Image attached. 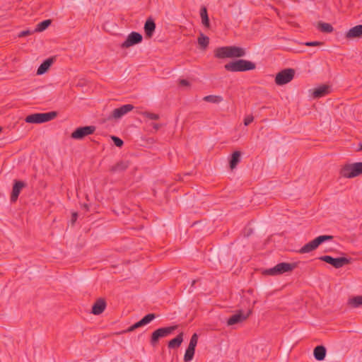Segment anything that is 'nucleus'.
Segmentation results:
<instances>
[{"label": "nucleus", "instance_id": "obj_21", "mask_svg": "<svg viewBox=\"0 0 362 362\" xmlns=\"http://www.w3.org/2000/svg\"><path fill=\"white\" fill-rule=\"evenodd\" d=\"M53 62L54 59L52 58H49L45 60L37 69V74L42 75L45 74L49 69Z\"/></svg>", "mask_w": 362, "mask_h": 362}, {"label": "nucleus", "instance_id": "obj_33", "mask_svg": "<svg viewBox=\"0 0 362 362\" xmlns=\"http://www.w3.org/2000/svg\"><path fill=\"white\" fill-rule=\"evenodd\" d=\"M197 341H198V335H197V334L194 333L190 339V341H189L188 346L195 349V347L197 344Z\"/></svg>", "mask_w": 362, "mask_h": 362}, {"label": "nucleus", "instance_id": "obj_19", "mask_svg": "<svg viewBox=\"0 0 362 362\" xmlns=\"http://www.w3.org/2000/svg\"><path fill=\"white\" fill-rule=\"evenodd\" d=\"M144 32L148 37H151L156 30V23L151 18H148L144 24Z\"/></svg>", "mask_w": 362, "mask_h": 362}, {"label": "nucleus", "instance_id": "obj_11", "mask_svg": "<svg viewBox=\"0 0 362 362\" xmlns=\"http://www.w3.org/2000/svg\"><path fill=\"white\" fill-rule=\"evenodd\" d=\"M142 35L137 32H132L121 45L122 48H129L142 42Z\"/></svg>", "mask_w": 362, "mask_h": 362}, {"label": "nucleus", "instance_id": "obj_38", "mask_svg": "<svg viewBox=\"0 0 362 362\" xmlns=\"http://www.w3.org/2000/svg\"><path fill=\"white\" fill-rule=\"evenodd\" d=\"M179 83L182 86H189V82L186 79H181L179 81Z\"/></svg>", "mask_w": 362, "mask_h": 362}, {"label": "nucleus", "instance_id": "obj_29", "mask_svg": "<svg viewBox=\"0 0 362 362\" xmlns=\"http://www.w3.org/2000/svg\"><path fill=\"white\" fill-rule=\"evenodd\" d=\"M203 100L207 103H219L223 101V98L220 95H209L204 97Z\"/></svg>", "mask_w": 362, "mask_h": 362}, {"label": "nucleus", "instance_id": "obj_17", "mask_svg": "<svg viewBox=\"0 0 362 362\" xmlns=\"http://www.w3.org/2000/svg\"><path fill=\"white\" fill-rule=\"evenodd\" d=\"M106 308V302L103 298H98L92 307V313L98 315L101 314Z\"/></svg>", "mask_w": 362, "mask_h": 362}, {"label": "nucleus", "instance_id": "obj_12", "mask_svg": "<svg viewBox=\"0 0 362 362\" xmlns=\"http://www.w3.org/2000/svg\"><path fill=\"white\" fill-rule=\"evenodd\" d=\"M251 313V310H249L246 313H244L242 310H238L237 313L234 314L228 319L227 325L231 326L242 322L245 320Z\"/></svg>", "mask_w": 362, "mask_h": 362}, {"label": "nucleus", "instance_id": "obj_23", "mask_svg": "<svg viewBox=\"0 0 362 362\" xmlns=\"http://www.w3.org/2000/svg\"><path fill=\"white\" fill-rule=\"evenodd\" d=\"M183 341V334H179L175 338L169 341L168 346L169 349L178 348Z\"/></svg>", "mask_w": 362, "mask_h": 362}, {"label": "nucleus", "instance_id": "obj_3", "mask_svg": "<svg viewBox=\"0 0 362 362\" xmlns=\"http://www.w3.org/2000/svg\"><path fill=\"white\" fill-rule=\"evenodd\" d=\"M296 267V263L281 262L272 268L264 270L262 274L268 276H277L291 272Z\"/></svg>", "mask_w": 362, "mask_h": 362}, {"label": "nucleus", "instance_id": "obj_27", "mask_svg": "<svg viewBox=\"0 0 362 362\" xmlns=\"http://www.w3.org/2000/svg\"><path fill=\"white\" fill-rule=\"evenodd\" d=\"M200 16L202 18V24L206 27L209 28L210 23H209V19L207 14V10L205 7H203L200 11Z\"/></svg>", "mask_w": 362, "mask_h": 362}, {"label": "nucleus", "instance_id": "obj_31", "mask_svg": "<svg viewBox=\"0 0 362 362\" xmlns=\"http://www.w3.org/2000/svg\"><path fill=\"white\" fill-rule=\"evenodd\" d=\"M198 43L203 49H206L209 45V38L201 33L198 37Z\"/></svg>", "mask_w": 362, "mask_h": 362}, {"label": "nucleus", "instance_id": "obj_8", "mask_svg": "<svg viewBox=\"0 0 362 362\" xmlns=\"http://www.w3.org/2000/svg\"><path fill=\"white\" fill-rule=\"evenodd\" d=\"M294 75V69H285L276 75L275 83L278 86L286 84L293 80Z\"/></svg>", "mask_w": 362, "mask_h": 362}, {"label": "nucleus", "instance_id": "obj_20", "mask_svg": "<svg viewBox=\"0 0 362 362\" xmlns=\"http://www.w3.org/2000/svg\"><path fill=\"white\" fill-rule=\"evenodd\" d=\"M129 167V162L127 160H121L112 165L110 171L112 173H121L124 171Z\"/></svg>", "mask_w": 362, "mask_h": 362}, {"label": "nucleus", "instance_id": "obj_5", "mask_svg": "<svg viewBox=\"0 0 362 362\" xmlns=\"http://www.w3.org/2000/svg\"><path fill=\"white\" fill-rule=\"evenodd\" d=\"M333 239L332 235H320L313 240L312 241L306 243L305 245H303L300 250L299 252L300 254H305L310 252L315 249L317 248V247L322 244V243L327 241V240H331Z\"/></svg>", "mask_w": 362, "mask_h": 362}, {"label": "nucleus", "instance_id": "obj_9", "mask_svg": "<svg viewBox=\"0 0 362 362\" xmlns=\"http://www.w3.org/2000/svg\"><path fill=\"white\" fill-rule=\"evenodd\" d=\"M319 259L321 261L325 262L326 263L331 264L336 269L341 268L351 262L350 259L344 257L334 258L329 255H325L320 257Z\"/></svg>", "mask_w": 362, "mask_h": 362}, {"label": "nucleus", "instance_id": "obj_6", "mask_svg": "<svg viewBox=\"0 0 362 362\" xmlns=\"http://www.w3.org/2000/svg\"><path fill=\"white\" fill-rule=\"evenodd\" d=\"M56 116L57 113L55 112H49L45 113H35L28 115L25 117V121L27 123L41 124L53 119Z\"/></svg>", "mask_w": 362, "mask_h": 362}, {"label": "nucleus", "instance_id": "obj_36", "mask_svg": "<svg viewBox=\"0 0 362 362\" xmlns=\"http://www.w3.org/2000/svg\"><path fill=\"white\" fill-rule=\"evenodd\" d=\"M32 33H33V31H31L30 30H23L21 33H19L18 36L19 37H25L27 35H31Z\"/></svg>", "mask_w": 362, "mask_h": 362}, {"label": "nucleus", "instance_id": "obj_16", "mask_svg": "<svg viewBox=\"0 0 362 362\" xmlns=\"http://www.w3.org/2000/svg\"><path fill=\"white\" fill-rule=\"evenodd\" d=\"M362 36V25H356L350 28L345 34L346 39L359 38Z\"/></svg>", "mask_w": 362, "mask_h": 362}, {"label": "nucleus", "instance_id": "obj_42", "mask_svg": "<svg viewBox=\"0 0 362 362\" xmlns=\"http://www.w3.org/2000/svg\"><path fill=\"white\" fill-rule=\"evenodd\" d=\"M360 149H362V144L361 145V148H360Z\"/></svg>", "mask_w": 362, "mask_h": 362}, {"label": "nucleus", "instance_id": "obj_22", "mask_svg": "<svg viewBox=\"0 0 362 362\" xmlns=\"http://www.w3.org/2000/svg\"><path fill=\"white\" fill-rule=\"evenodd\" d=\"M314 356L317 361H322L326 356V349L323 346H317L314 349Z\"/></svg>", "mask_w": 362, "mask_h": 362}, {"label": "nucleus", "instance_id": "obj_7", "mask_svg": "<svg viewBox=\"0 0 362 362\" xmlns=\"http://www.w3.org/2000/svg\"><path fill=\"white\" fill-rule=\"evenodd\" d=\"M177 326H170L157 329L151 334L150 339L151 344L153 346H156L160 339L168 337L175 330Z\"/></svg>", "mask_w": 362, "mask_h": 362}, {"label": "nucleus", "instance_id": "obj_30", "mask_svg": "<svg viewBox=\"0 0 362 362\" xmlns=\"http://www.w3.org/2000/svg\"><path fill=\"white\" fill-rule=\"evenodd\" d=\"M195 349L187 347L186 349L185 356H184V361L185 362H189L192 360L194 355Z\"/></svg>", "mask_w": 362, "mask_h": 362}, {"label": "nucleus", "instance_id": "obj_14", "mask_svg": "<svg viewBox=\"0 0 362 362\" xmlns=\"http://www.w3.org/2000/svg\"><path fill=\"white\" fill-rule=\"evenodd\" d=\"M133 109L134 106L131 104L124 105L118 108L113 110L111 117L115 119H120L122 116L127 114Z\"/></svg>", "mask_w": 362, "mask_h": 362}, {"label": "nucleus", "instance_id": "obj_4", "mask_svg": "<svg viewBox=\"0 0 362 362\" xmlns=\"http://www.w3.org/2000/svg\"><path fill=\"white\" fill-rule=\"evenodd\" d=\"M361 174H362V162L346 164L339 171L340 176L345 178H353Z\"/></svg>", "mask_w": 362, "mask_h": 362}, {"label": "nucleus", "instance_id": "obj_28", "mask_svg": "<svg viewBox=\"0 0 362 362\" xmlns=\"http://www.w3.org/2000/svg\"><path fill=\"white\" fill-rule=\"evenodd\" d=\"M51 23H52V21L49 19L43 21L37 25L34 32H37V33L42 32L43 30L47 29L50 25Z\"/></svg>", "mask_w": 362, "mask_h": 362}, {"label": "nucleus", "instance_id": "obj_37", "mask_svg": "<svg viewBox=\"0 0 362 362\" xmlns=\"http://www.w3.org/2000/svg\"><path fill=\"white\" fill-rule=\"evenodd\" d=\"M322 44V42L318 41L308 42L305 43V45L308 47L319 46L321 45Z\"/></svg>", "mask_w": 362, "mask_h": 362}, {"label": "nucleus", "instance_id": "obj_2", "mask_svg": "<svg viewBox=\"0 0 362 362\" xmlns=\"http://www.w3.org/2000/svg\"><path fill=\"white\" fill-rule=\"evenodd\" d=\"M224 68L226 71L231 72H242L255 69L256 64L248 60L238 59L227 63L224 65Z\"/></svg>", "mask_w": 362, "mask_h": 362}, {"label": "nucleus", "instance_id": "obj_25", "mask_svg": "<svg viewBox=\"0 0 362 362\" xmlns=\"http://www.w3.org/2000/svg\"><path fill=\"white\" fill-rule=\"evenodd\" d=\"M240 156L241 153L238 151L233 152L231 156V159L230 160V167L231 169H234L238 163L240 161Z\"/></svg>", "mask_w": 362, "mask_h": 362}, {"label": "nucleus", "instance_id": "obj_10", "mask_svg": "<svg viewBox=\"0 0 362 362\" xmlns=\"http://www.w3.org/2000/svg\"><path fill=\"white\" fill-rule=\"evenodd\" d=\"M95 131L94 126H86L77 128L71 133V137L74 139H82L85 136L90 135Z\"/></svg>", "mask_w": 362, "mask_h": 362}, {"label": "nucleus", "instance_id": "obj_39", "mask_svg": "<svg viewBox=\"0 0 362 362\" xmlns=\"http://www.w3.org/2000/svg\"><path fill=\"white\" fill-rule=\"evenodd\" d=\"M78 214L74 212L72 214L71 221L74 223L77 219Z\"/></svg>", "mask_w": 362, "mask_h": 362}, {"label": "nucleus", "instance_id": "obj_35", "mask_svg": "<svg viewBox=\"0 0 362 362\" xmlns=\"http://www.w3.org/2000/svg\"><path fill=\"white\" fill-rule=\"evenodd\" d=\"M254 120V117L252 115H247L244 119V124L248 126Z\"/></svg>", "mask_w": 362, "mask_h": 362}, {"label": "nucleus", "instance_id": "obj_1", "mask_svg": "<svg viewBox=\"0 0 362 362\" xmlns=\"http://www.w3.org/2000/svg\"><path fill=\"white\" fill-rule=\"evenodd\" d=\"M245 49L237 46H225L214 50V57L218 59L239 58L245 55Z\"/></svg>", "mask_w": 362, "mask_h": 362}, {"label": "nucleus", "instance_id": "obj_24", "mask_svg": "<svg viewBox=\"0 0 362 362\" xmlns=\"http://www.w3.org/2000/svg\"><path fill=\"white\" fill-rule=\"evenodd\" d=\"M348 305L353 308L362 306V296H356L350 298L348 300Z\"/></svg>", "mask_w": 362, "mask_h": 362}, {"label": "nucleus", "instance_id": "obj_18", "mask_svg": "<svg viewBox=\"0 0 362 362\" xmlns=\"http://www.w3.org/2000/svg\"><path fill=\"white\" fill-rule=\"evenodd\" d=\"M329 92V86L327 85H322L313 89L312 96L313 98H320L326 95Z\"/></svg>", "mask_w": 362, "mask_h": 362}, {"label": "nucleus", "instance_id": "obj_32", "mask_svg": "<svg viewBox=\"0 0 362 362\" xmlns=\"http://www.w3.org/2000/svg\"><path fill=\"white\" fill-rule=\"evenodd\" d=\"M142 115L146 117V118L152 120H157L160 118V116L158 114L149 112H144L142 113Z\"/></svg>", "mask_w": 362, "mask_h": 362}, {"label": "nucleus", "instance_id": "obj_26", "mask_svg": "<svg viewBox=\"0 0 362 362\" xmlns=\"http://www.w3.org/2000/svg\"><path fill=\"white\" fill-rule=\"evenodd\" d=\"M317 29L325 33H330L333 31L332 25L327 23L319 22L317 24Z\"/></svg>", "mask_w": 362, "mask_h": 362}, {"label": "nucleus", "instance_id": "obj_34", "mask_svg": "<svg viewBox=\"0 0 362 362\" xmlns=\"http://www.w3.org/2000/svg\"><path fill=\"white\" fill-rule=\"evenodd\" d=\"M112 139L114 141V144H115V146H117L118 147H121L123 145V141L121 139H119V137L113 136H112Z\"/></svg>", "mask_w": 362, "mask_h": 362}, {"label": "nucleus", "instance_id": "obj_40", "mask_svg": "<svg viewBox=\"0 0 362 362\" xmlns=\"http://www.w3.org/2000/svg\"><path fill=\"white\" fill-rule=\"evenodd\" d=\"M160 125L158 124H153V128L156 129V130H158L160 128Z\"/></svg>", "mask_w": 362, "mask_h": 362}, {"label": "nucleus", "instance_id": "obj_15", "mask_svg": "<svg viewBox=\"0 0 362 362\" xmlns=\"http://www.w3.org/2000/svg\"><path fill=\"white\" fill-rule=\"evenodd\" d=\"M26 187L25 182L20 180H14L11 194V202H15L18 198V196L21 192V190Z\"/></svg>", "mask_w": 362, "mask_h": 362}, {"label": "nucleus", "instance_id": "obj_13", "mask_svg": "<svg viewBox=\"0 0 362 362\" xmlns=\"http://www.w3.org/2000/svg\"><path fill=\"white\" fill-rule=\"evenodd\" d=\"M156 318V315L153 313H150L144 316L141 320L134 323L125 331L127 332H130L134 331L136 329H138L141 327H143L148 323H150L152 320Z\"/></svg>", "mask_w": 362, "mask_h": 362}, {"label": "nucleus", "instance_id": "obj_41", "mask_svg": "<svg viewBox=\"0 0 362 362\" xmlns=\"http://www.w3.org/2000/svg\"><path fill=\"white\" fill-rule=\"evenodd\" d=\"M2 132V127H0V133Z\"/></svg>", "mask_w": 362, "mask_h": 362}]
</instances>
